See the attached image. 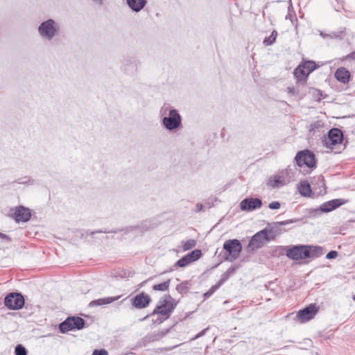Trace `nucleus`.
Segmentation results:
<instances>
[{"label": "nucleus", "instance_id": "1a4fd4ad", "mask_svg": "<svg viewBox=\"0 0 355 355\" xmlns=\"http://www.w3.org/2000/svg\"><path fill=\"white\" fill-rule=\"evenodd\" d=\"M343 140V132L338 128H332L329 130L328 137L324 139V145L329 148H334V146L340 144Z\"/></svg>", "mask_w": 355, "mask_h": 355}, {"label": "nucleus", "instance_id": "a18cd8bd", "mask_svg": "<svg viewBox=\"0 0 355 355\" xmlns=\"http://www.w3.org/2000/svg\"><path fill=\"white\" fill-rule=\"evenodd\" d=\"M348 58L355 60V51L347 55Z\"/></svg>", "mask_w": 355, "mask_h": 355}, {"label": "nucleus", "instance_id": "79ce46f5", "mask_svg": "<svg viewBox=\"0 0 355 355\" xmlns=\"http://www.w3.org/2000/svg\"><path fill=\"white\" fill-rule=\"evenodd\" d=\"M320 35L322 37H329L331 38H334V37H338V35L336 33H333V35H328V34H324L323 33H320Z\"/></svg>", "mask_w": 355, "mask_h": 355}, {"label": "nucleus", "instance_id": "f257e3e1", "mask_svg": "<svg viewBox=\"0 0 355 355\" xmlns=\"http://www.w3.org/2000/svg\"><path fill=\"white\" fill-rule=\"evenodd\" d=\"M323 254L320 246L297 245L288 248L286 256L290 259L300 261L308 258H317Z\"/></svg>", "mask_w": 355, "mask_h": 355}, {"label": "nucleus", "instance_id": "09e8293b", "mask_svg": "<svg viewBox=\"0 0 355 355\" xmlns=\"http://www.w3.org/2000/svg\"><path fill=\"white\" fill-rule=\"evenodd\" d=\"M311 126H312V128H316V127H317V126L315 125V124H311Z\"/></svg>", "mask_w": 355, "mask_h": 355}, {"label": "nucleus", "instance_id": "a19ab883", "mask_svg": "<svg viewBox=\"0 0 355 355\" xmlns=\"http://www.w3.org/2000/svg\"><path fill=\"white\" fill-rule=\"evenodd\" d=\"M287 92L290 95H295L297 94L296 90L294 87H289L287 88Z\"/></svg>", "mask_w": 355, "mask_h": 355}, {"label": "nucleus", "instance_id": "412c9836", "mask_svg": "<svg viewBox=\"0 0 355 355\" xmlns=\"http://www.w3.org/2000/svg\"><path fill=\"white\" fill-rule=\"evenodd\" d=\"M294 76L297 79V82L304 81L305 82L309 74H306L305 69L300 64L295 70H294Z\"/></svg>", "mask_w": 355, "mask_h": 355}, {"label": "nucleus", "instance_id": "4be33fe9", "mask_svg": "<svg viewBox=\"0 0 355 355\" xmlns=\"http://www.w3.org/2000/svg\"><path fill=\"white\" fill-rule=\"evenodd\" d=\"M300 193L305 197H309L311 194V187L306 182H302L298 187Z\"/></svg>", "mask_w": 355, "mask_h": 355}, {"label": "nucleus", "instance_id": "c9c22d12", "mask_svg": "<svg viewBox=\"0 0 355 355\" xmlns=\"http://www.w3.org/2000/svg\"><path fill=\"white\" fill-rule=\"evenodd\" d=\"M230 278L229 276H227V275L224 272L222 275H221V278L217 282L219 285H223L224 284V282H225L228 279Z\"/></svg>", "mask_w": 355, "mask_h": 355}, {"label": "nucleus", "instance_id": "2eb2a0df", "mask_svg": "<svg viewBox=\"0 0 355 355\" xmlns=\"http://www.w3.org/2000/svg\"><path fill=\"white\" fill-rule=\"evenodd\" d=\"M31 214L30 209L20 206L17 207L13 214V218L17 222H27L31 219Z\"/></svg>", "mask_w": 355, "mask_h": 355}, {"label": "nucleus", "instance_id": "f8f14e48", "mask_svg": "<svg viewBox=\"0 0 355 355\" xmlns=\"http://www.w3.org/2000/svg\"><path fill=\"white\" fill-rule=\"evenodd\" d=\"M38 31L43 37L51 40L57 32L55 21L53 19H49L42 23Z\"/></svg>", "mask_w": 355, "mask_h": 355}, {"label": "nucleus", "instance_id": "f03ea898", "mask_svg": "<svg viewBox=\"0 0 355 355\" xmlns=\"http://www.w3.org/2000/svg\"><path fill=\"white\" fill-rule=\"evenodd\" d=\"M276 236V230L274 228H265L256 233L250 239L247 249L248 251L261 248L263 245L270 240L275 239Z\"/></svg>", "mask_w": 355, "mask_h": 355}, {"label": "nucleus", "instance_id": "603ef678", "mask_svg": "<svg viewBox=\"0 0 355 355\" xmlns=\"http://www.w3.org/2000/svg\"><path fill=\"white\" fill-rule=\"evenodd\" d=\"M85 234H86L85 238H87V236L88 235L89 233H88V232H86Z\"/></svg>", "mask_w": 355, "mask_h": 355}, {"label": "nucleus", "instance_id": "c85d7f7f", "mask_svg": "<svg viewBox=\"0 0 355 355\" xmlns=\"http://www.w3.org/2000/svg\"><path fill=\"white\" fill-rule=\"evenodd\" d=\"M196 245V242L194 239H189L183 245V250L184 251L189 250L193 248Z\"/></svg>", "mask_w": 355, "mask_h": 355}, {"label": "nucleus", "instance_id": "20e7f679", "mask_svg": "<svg viewBox=\"0 0 355 355\" xmlns=\"http://www.w3.org/2000/svg\"><path fill=\"white\" fill-rule=\"evenodd\" d=\"M223 249L227 254L225 257V259L226 261H233L239 257L242 250V245L239 240L231 239L224 243Z\"/></svg>", "mask_w": 355, "mask_h": 355}, {"label": "nucleus", "instance_id": "8fccbe9b", "mask_svg": "<svg viewBox=\"0 0 355 355\" xmlns=\"http://www.w3.org/2000/svg\"><path fill=\"white\" fill-rule=\"evenodd\" d=\"M352 299H353L354 301H355V295H352Z\"/></svg>", "mask_w": 355, "mask_h": 355}, {"label": "nucleus", "instance_id": "c756f323", "mask_svg": "<svg viewBox=\"0 0 355 355\" xmlns=\"http://www.w3.org/2000/svg\"><path fill=\"white\" fill-rule=\"evenodd\" d=\"M189 257L192 261H196L201 256V251L199 250H193L191 252L187 254Z\"/></svg>", "mask_w": 355, "mask_h": 355}, {"label": "nucleus", "instance_id": "5701e85b", "mask_svg": "<svg viewBox=\"0 0 355 355\" xmlns=\"http://www.w3.org/2000/svg\"><path fill=\"white\" fill-rule=\"evenodd\" d=\"M300 64L305 69L306 74L309 75L316 69L315 62L312 60L305 61Z\"/></svg>", "mask_w": 355, "mask_h": 355}, {"label": "nucleus", "instance_id": "0eeeda50", "mask_svg": "<svg viewBox=\"0 0 355 355\" xmlns=\"http://www.w3.org/2000/svg\"><path fill=\"white\" fill-rule=\"evenodd\" d=\"M5 306L11 310H18L24 305V298L20 293H11L4 299Z\"/></svg>", "mask_w": 355, "mask_h": 355}, {"label": "nucleus", "instance_id": "cd10ccee", "mask_svg": "<svg viewBox=\"0 0 355 355\" xmlns=\"http://www.w3.org/2000/svg\"><path fill=\"white\" fill-rule=\"evenodd\" d=\"M193 261L190 259L189 256L187 254L176 262V265L178 267H185Z\"/></svg>", "mask_w": 355, "mask_h": 355}, {"label": "nucleus", "instance_id": "4468645a", "mask_svg": "<svg viewBox=\"0 0 355 355\" xmlns=\"http://www.w3.org/2000/svg\"><path fill=\"white\" fill-rule=\"evenodd\" d=\"M347 202V200L342 198L334 199L322 204L320 205V209L324 213L330 212Z\"/></svg>", "mask_w": 355, "mask_h": 355}, {"label": "nucleus", "instance_id": "dca6fc26", "mask_svg": "<svg viewBox=\"0 0 355 355\" xmlns=\"http://www.w3.org/2000/svg\"><path fill=\"white\" fill-rule=\"evenodd\" d=\"M151 301L149 295L142 293L137 295L132 300V304L133 306L137 309H144L147 307Z\"/></svg>", "mask_w": 355, "mask_h": 355}, {"label": "nucleus", "instance_id": "f3484780", "mask_svg": "<svg viewBox=\"0 0 355 355\" xmlns=\"http://www.w3.org/2000/svg\"><path fill=\"white\" fill-rule=\"evenodd\" d=\"M334 76L337 80L344 84L347 83L350 78L349 71L344 67L337 69Z\"/></svg>", "mask_w": 355, "mask_h": 355}, {"label": "nucleus", "instance_id": "6e6552de", "mask_svg": "<svg viewBox=\"0 0 355 355\" xmlns=\"http://www.w3.org/2000/svg\"><path fill=\"white\" fill-rule=\"evenodd\" d=\"M318 308L315 304H311L304 309L300 310L294 320L300 323H305L313 319L318 313Z\"/></svg>", "mask_w": 355, "mask_h": 355}, {"label": "nucleus", "instance_id": "423d86ee", "mask_svg": "<svg viewBox=\"0 0 355 355\" xmlns=\"http://www.w3.org/2000/svg\"><path fill=\"white\" fill-rule=\"evenodd\" d=\"M295 159L297 166L300 167L306 166L309 168H312L315 166V155L308 150L298 152Z\"/></svg>", "mask_w": 355, "mask_h": 355}, {"label": "nucleus", "instance_id": "37998d69", "mask_svg": "<svg viewBox=\"0 0 355 355\" xmlns=\"http://www.w3.org/2000/svg\"><path fill=\"white\" fill-rule=\"evenodd\" d=\"M203 205L202 204H197L196 206V211L197 212L200 211L202 209Z\"/></svg>", "mask_w": 355, "mask_h": 355}, {"label": "nucleus", "instance_id": "6ab92c4d", "mask_svg": "<svg viewBox=\"0 0 355 355\" xmlns=\"http://www.w3.org/2000/svg\"><path fill=\"white\" fill-rule=\"evenodd\" d=\"M120 297H121V296L119 295V296H116V297H107L100 298V299L92 301L89 303V306H101V305L108 304L114 301L118 300Z\"/></svg>", "mask_w": 355, "mask_h": 355}, {"label": "nucleus", "instance_id": "58836bf2", "mask_svg": "<svg viewBox=\"0 0 355 355\" xmlns=\"http://www.w3.org/2000/svg\"><path fill=\"white\" fill-rule=\"evenodd\" d=\"M207 330V328L202 330L200 332H199L197 335H196L193 338L191 339V340H194L196 339H198V338L204 336Z\"/></svg>", "mask_w": 355, "mask_h": 355}, {"label": "nucleus", "instance_id": "72a5a7b5", "mask_svg": "<svg viewBox=\"0 0 355 355\" xmlns=\"http://www.w3.org/2000/svg\"><path fill=\"white\" fill-rule=\"evenodd\" d=\"M338 257V252L336 250H331L327 253L326 258L327 259H336Z\"/></svg>", "mask_w": 355, "mask_h": 355}, {"label": "nucleus", "instance_id": "9b49d317", "mask_svg": "<svg viewBox=\"0 0 355 355\" xmlns=\"http://www.w3.org/2000/svg\"><path fill=\"white\" fill-rule=\"evenodd\" d=\"M180 123L181 118L176 110H171L168 116L163 118V124L169 130L178 128Z\"/></svg>", "mask_w": 355, "mask_h": 355}, {"label": "nucleus", "instance_id": "de8ad7c7", "mask_svg": "<svg viewBox=\"0 0 355 355\" xmlns=\"http://www.w3.org/2000/svg\"><path fill=\"white\" fill-rule=\"evenodd\" d=\"M94 1L98 2L99 4H102L103 0H93Z\"/></svg>", "mask_w": 355, "mask_h": 355}, {"label": "nucleus", "instance_id": "49530a36", "mask_svg": "<svg viewBox=\"0 0 355 355\" xmlns=\"http://www.w3.org/2000/svg\"><path fill=\"white\" fill-rule=\"evenodd\" d=\"M211 295L212 294H211L208 291L204 294V297L205 299L209 298Z\"/></svg>", "mask_w": 355, "mask_h": 355}, {"label": "nucleus", "instance_id": "7c9ffc66", "mask_svg": "<svg viewBox=\"0 0 355 355\" xmlns=\"http://www.w3.org/2000/svg\"><path fill=\"white\" fill-rule=\"evenodd\" d=\"M306 211L310 217L314 218L318 216L320 214V213L322 212V210L320 209V207L319 208L315 209H308Z\"/></svg>", "mask_w": 355, "mask_h": 355}, {"label": "nucleus", "instance_id": "e433bc0d", "mask_svg": "<svg viewBox=\"0 0 355 355\" xmlns=\"http://www.w3.org/2000/svg\"><path fill=\"white\" fill-rule=\"evenodd\" d=\"M93 355H108L107 352L105 349H95L93 352Z\"/></svg>", "mask_w": 355, "mask_h": 355}, {"label": "nucleus", "instance_id": "4c0bfd02", "mask_svg": "<svg viewBox=\"0 0 355 355\" xmlns=\"http://www.w3.org/2000/svg\"><path fill=\"white\" fill-rule=\"evenodd\" d=\"M220 287V285H219L218 283H216L215 285L212 286L209 290L208 291L211 293V294H214L215 293V291L216 290H218L219 288Z\"/></svg>", "mask_w": 355, "mask_h": 355}, {"label": "nucleus", "instance_id": "a878e982", "mask_svg": "<svg viewBox=\"0 0 355 355\" xmlns=\"http://www.w3.org/2000/svg\"><path fill=\"white\" fill-rule=\"evenodd\" d=\"M277 36V31H273L269 37H266L263 40V44L265 46H269V45L272 44L275 42Z\"/></svg>", "mask_w": 355, "mask_h": 355}, {"label": "nucleus", "instance_id": "a211bd4d", "mask_svg": "<svg viewBox=\"0 0 355 355\" xmlns=\"http://www.w3.org/2000/svg\"><path fill=\"white\" fill-rule=\"evenodd\" d=\"M168 330L155 331L146 335L144 338V341L146 343L158 341L166 336Z\"/></svg>", "mask_w": 355, "mask_h": 355}, {"label": "nucleus", "instance_id": "aec40b11", "mask_svg": "<svg viewBox=\"0 0 355 355\" xmlns=\"http://www.w3.org/2000/svg\"><path fill=\"white\" fill-rule=\"evenodd\" d=\"M128 6L135 12L141 10L146 4V0H127Z\"/></svg>", "mask_w": 355, "mask_h": 355}, {"label": "nucleus", "instance_id": "393cba45", "mask_svg": "<svg viewBox=\"0 0 355 355\" xmlns=\"http://www.w3.org/2000/svg\"><path fill=\"white\" fill-rule=\"evenodd\" d=\"M302 220H303L302 218H292V219L286 220H284V221L277 222V223H274V227L276 228V227H277L279 226H283V225H288V224L300 222V221H302Z\"/></svg>", "mask_w": 355, "mask_h": 355}, {"label": "nucleus", "instance_id": "c03bdc74", "mask_svg": "<svg viewBox=\"0 0 355 355\" xmlns=\"http://www.w3.org/2000/svg\"><path fill=\"white\" fill-rule=\"evenodd\" d=\"M0 238L3 239H7V240L10 241V238H9V236L8 235L4 234L1 233V232H0Z\"/></svg>", "mask_w": 355, "mask_h": 355}, {"label": "nucleus", "instance_id": "bb28decb", "mask_svg": "<svg viewBox=\"0 0 355 355\" xmlns=\"http://www.w3.org/2000/svg\"><path fill=\"white\" fill-rule=\"evenodd\" d=\"M189 288V282L187 281H184L176 286V291L180 294L187 293Z\"/></svg>", "mask_w": 355, "mask_h": 355}, {"label": "nucleus", "instance_id": "2f4dec72", "mask_svg": "<svg viewBox=\"0 0 355 355\" xmlns=\"http://www.w3.org/2000/svg\"><path fill=\"white\" fill-rule=\"evenodd\" d=\"M15 355H27V350L21 345H17L15 349Z\"/></svg>", "mask_w": 355, "mask_h": 355}, {"label": "nucleus", "instance_id": "39448f33", "mask_svg": "<svg viewBox=\"0 0 355 355\" xmlns=\"http://www.w3.org/2000/svg\"><path fill=\"white\" fill-rule=\"evenodd\" d=\"M85 320L80 317H69L59 325L62 333H66L73 329H82L85 326Z\"/></svg>", "mask_w": 355, "mask_h": 355}, {"label": "nucleus", "instance_id": "9d476101", "mask_svg": "<svg viewBox=\"0 0 355 355\" xmlns=\"http://www.w3.org/2000/svg\"><path fill=\"white\" fill-rule=\"evenodd\" d=\"M291 168L278 172L276 175L268 178L267 185L271 188H279L286 184V175H288Z\"/></svg>", "mask_w": 355, "mask_h": 355}, {"label": "nucleus", "instance_id": "b1692460", "mask_svg": "<svg viewBox=\"0 0 355 355\" xmlns=\"http://www.w3.org/2000/svg\"><path fill=\"white\" fill-rule=\"evenodd\" d=\"M171 280L168 279L166 282H164L162 283L155 284L153 286V291H166L168 289L170 286Z\"/></svg>", "mask_w": 355, "mask_h": 355}, {"label": "nucleus", "instance_id": "ddd939ff", "mask_svg": "<svg viewBox=\"0 0 355 355\" xmlns=\"http://www.w3.org/2000/svg\"><path fill=\"white\" fill-rule=\"evenodd\" d=\"M262 201L259 198H247L243 200L240 203V208L242 211H251L261 208Z\"/></svg>", "mask_w": 355, "mask_h": 355}, {"label": "nucleus", "instance_id": "473e14b6", "mask_svg": "<svg viewBox=\"0 0 355 355\" xmlns=\"http://www.w3.org/2000/svg\"><path fill=\"white\" fill-rule=\"evenodd\" d=\"M154 225L150 220H145L142 223L141 226L139 227L141 232H144L153 228Z\"/></svg>", "mask_w": 355, "mask_h": 355}, {"label": "nucleus", "instance_id": "ea45409f", "mask_svg": "<svg viewBox=\"0 0 355 355\" xmlns=\"http://www.w3.org/2000/svg\"><path fill=\"white\" fill-rule=\"evenodd\" d=\"M236 268L235 267H230L227 269V270L225 272V273L227 275V276L230 277L234 272H235Z\"/></svg>", "mask_w": 355, "mask_h": 355}, {"label": "nucleus", "instance_id": "3c124183", "mask_svg": "<svg viewBox=\"0 0 355 355\" xmlns=\"http://www.w3.org/2000/svg\"><path fill=\"white\" fill-rule=\"evenodd\" d=\"M95 233H96V232H90V234H91V235H93V234H95Z\"/></svg>", "mask_w": 355, "mask_h": 355}, {"label": "nucleus", "instance_id": "7ed1b4c3", "mask_svg": "<svg viewBox=\"0 0 355 355\" xmlns=\"http://www.w3.org/2000/svg\"><path fill=\"white\" fill-rule=\"evenodd\" d=\"M177 303L170 295H165L159 300L158 304L155 306L150 315L159 314L162 316V320H166L170 317ZM149 316L150 315H147L142 320Z\"/></svg>", "mask_w": 355, "mask_h": 355}, {"label": "nucleus", "instance_id": "f704fd0d", "mask_svg": "<svg viewBox=\"0 0 355 355\" xmlns=\"http://www.w3.org/2000/svg\"><path fill=\"white\" fill-rule=\"evenodd\" d=\"M281 207V205L279 202L277 201H272L271 202L269 205H268V207L270 209H279Z\"/></svg>", "mask_w": 355, "mask_h": 355}]
</instances>
